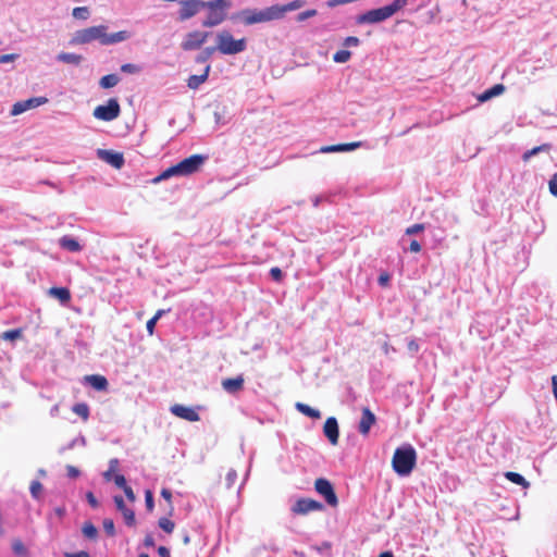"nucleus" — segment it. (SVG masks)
I'll return each mask as SVG.
<instances>
[{
	"label": "nucleus",
	"instance_id": "13",
	"mask_svg": "<svg viewBox=\"0 0 557 557\" xmlns=\"http://www.w3.org/2000/svg\"><path fill=\"white\" fill-rule=\"evenodd\" d=\"M323 434L332 445H336L339 438L338 421L335 417H329L323 425Z\"/></svg>",
	"mask_w": 557,
	"mask_h": 557
},
{
	"label": "nucleus",
	"instance_id": "41",
	"mask_svg": "<svg viewBox=\"0 0 557 557\" xmlns=\"http://www.w3.org/2000/svg\"><path fill=\"white\" fill-rule=\"evenodd\" d=\"M206 38H207V37H201L200 39H197V40H188V41H185V42L183 44V48H184L185 50L195 49V48H200V47H201V45H203V44H205Z\"/></svg>",
	"mask_w": 557,
	"mask_h": 557
},
{
	"label": "nucleus",
	"instance_id": "23",
	"mask_svg": "<svg viewBox=\"0 0 557 557\" xmlns=\"http://www.w3.org/2000/svg\"><path fill=\"white\" fill-rule=\"evenodd\" d=\"M504 90H505L504 85L496 84V85L492 86L491 88L484 90L482 94H480L478 96V100L481 103L486 102V101L491 100L492 98L502 95L504 92Z\"/></svg>",
	"mask_w": 557,
	"mask_h": 557
},
{
	"label": "nucleus",
	"instance_id": "25",
	"mask_svg": "<svg viewBox=\"0 0 557 557\" xmlns=\"http://www.w3.org/2000/svg\"><path fill=\"white\" fill-rule=\"evenodd\" d=\"M86 381L96 391H106L108 387V380L103 375L92 374L86 376Z\"/></svg>",
	"mask_w": 557,
	"mask_h": 557
},
{
	"label": "nucleus",
	"instance_id": "17",
	"mask_svg": "<svg viewBox=\"0 0 557 557\" xmlns=\"http://www.w3.org/2000/svg\"><path fill=\"white\" fill-rule=\"evenodd\" d=\"M126 37H73L70 45H83L88 44L91 39H99L103 46L114 45L121 42Z\"/></svg>",
	"mask_w": 557,
	"mask_h": 557
},
{
	"label": "nucleus",
	"instance_id": "60",
	"mask_svg": "<svg viewBox=\"0 0 557 557\" xmlns=\"http://www.w3.org/2000/svg\"><path fill=\"white\" fill-rule=\"evenodd\" d=\"M409 250L411 252H420L421 251V245L419 242L417 240H411L410 245H409Z\"/></svg>",
	"mask_w": 557,
	"mask_h": 557
},
{
	"label": "nucleus",
	"instance_id": "37",
	"mask_svg": "<svg viewBox=\"0 0 557 557\" xmlns=\"http://www.w3.org/2000/svg\"><path fill=\"white\" fill-rule=\"evenodd\" d=\"M73 16L77 20H87L90 15L87 7H77L73 9Z\"/></svg>",
	"mask_w": 557,
	"mask_h": 557
},
{
	"label": "nucleus",
	"instance_id": "15",
	"mask_svg": "<svg viewBox=\"0 0 557 557\" xmlns=\"http://www.w3.org/2000/svg\"><path fill=\"white\" fill-rule=\"evenodd\" d=\"M114 504L116 506V509L123 515L125 524L128 527H132L135 524V512L127 508L124 499L121 495H115L113 497Z\"/></svg>",
	"mask_w": 557,
	"mask_h": 557
},
{
	"label": "nucleus",
	"instance_id": "24",
	"mask_svg": "<svg viewBox=\"0 0 557 557\" xmlns=\"http://www.w3.org/2000/svg\"><path fill=\"white\" fill-rule=\"evenodd\" d=\"M55 60L66 64L79 65L84 58L82 54L77 53L60 52L57 54Z\"/></svg>",
	"mask_w": 557,
	"mask_h": 557
},
{
	"label": "nucleus",
	"instance_id": "49",
	"mask_svg": "<svg viewBox=\"0 0 557 557\" xmlns=\"http://www.w3.org/2000/svg\"><path fill=\"white\" fill-rule=\"evenodd\" d=\"M236 479H237V472H236L235 470L231 469V470L227 472V474H226V479H225V480H226V486H227V488H231V487L234 485V483H235Z\"/></svg>",
	"mask_w": 557,
	"mask_h": 557
},
{
	"label": "nucleus",
	"instance_id": "11",
	"mask_svg": "<svg viewBox=\"0 0 557 557\" xmlns=\"http://www.w3.org/2000/svg\"><path fill=\"white\" fill-rule=\"evenodd\" d=\"M359 45L358 37H345L343 41L344 49L338 50L333 55V61L336 63H345L350 59V48L357 47Z\"/></svg>",
	"mask_w": 557,
	"mask_h": 557
},
{
	"label": "nucleus",
	"instance_id": "10",
	"mask_svg": "<svg viewBox=\"0 0 557 557\" xmlns=\"http://www.w3.org/2000/svg\"><path fill=\"white\" fill-rule=\"evenodd\" d=\"M180 17L187 20L203 10L205 1L202 0H185L181 1Z\"/></svg>",
	"mask_w": 557,
	"mask_h": 557
},
{
	"label": "nucleus",
	"instance_id": "59",
	"mask_svg": "<svg viewBox=\"0 0 557 557\" xmlns=\"http://www.w3.org/2000/svg\"><path fill=\"white\" fill-rule=\"evenodd\" d=\"M64 557H90V555L86 550H81L76 553H65Z\"/></svg>",
	"mask_w": 557,
	"mask_h": 557
},
{
	"label": "nucleus",
	"instance_id": "42",
	"mask_svg": "<svg viewBox=\"0 0 557 557\" xmlns=\"http://www.w3.org/2000/svg\"><path fill=\"white\" fill-rule=\"evenodd\" d=\"M22 336V331L20 329H13L4 332L2 334V338L7 341H14Z\"/></svg>",
	"mask_w": 557,
	"mask_h": 557
},
{
	"label": "nucleus",
	"instance_id": "45",
	"mask_svg": "<svg viewBox=\"0 0 557 557\" xmlns=\"http://www.w3.org/2000/svg\"><path fill=\"white\" fill-rule=\"evenodd\" d=\"M159 527L164 530L166 533H171L174 530V522L166 518H161L159 520Z\"/></svg>",
	"mask_w": 557,
	"mask_h": 557
},
{
	"label": "nucleus",
	"instance_id": "7",
	"mask_svg": "<svg viewBox=\"0 0 557 557\" xmlns=\"http://www.w3.org/2000/svg\"><path fill=\"white\" fill-rule=\"evenodd\" d=\"M219 42L215 47L222 54H237L246 49V39H234V37H218Z\"/></svg>",
	"mask_w": 557,
	"mask_h": 557
},
{
	"label": "nucleus",
	"instance_id": "4",
	"mask_svg": "<svg viewBox=\"0 0 557 557\" xmlns=\"http://www.w3.org/2000/svg\"><path fill=\"white\" fill-rule=\"evenodd\" d=\"M232 8L231 0H212L205 1V15L201 17V24L205 27H213L221 24Z\"/></svg>",
	"mask_w": 557,
	"mask_h": 557
},
{
	"label": "nucleus",
	"instance_id": "48",
	"mask_svg": "<svg viewBox=\"0 0 557 557\" xmlns=\"http://www.w3.org/2000/svg\"><path fill=\"white\" fill-rule=\"evenodd\" d=\"M41 488H42V485L39 481H33L30 484V487H29L32 496L34 498H38Z\"/></svg>",
	"mask_w": 557,
	"mask_h": 557
},
{
	"label": "nucleus",
	"instance_id": "52",
	"mask_svg": "<svg viewBox=\"0 0 557 557\" xmlns=\"http://www.w3.org/2000/svg\"><path fill=\"white\" fill-rule=\"evenodd\" d=\"M146 507L148 510H152L154 507L153 494L150 491H146L145 494Z\"/></svg>",
	"mask_w": 557,
	"mask_h": 557
},
{
	"label": "nucleus",
	"instance_id": "54",
	"mask_svg": "<svg viewBox=\"0 0 557 557\" xmlns=\"http://www.w3.org/2000/svg\"><path fill=\"white\" fill-rule=\"evenodd\" d=\"M549 191L553 196L557 197V174H554L548 182Z\"/></svg>",
	"mask_w": 557,
	"mask_h": 557
},
{
	"label": "nucleus",
	"instance_id": "62",
	"mask_svg": "<svg viewBox=\"0 0 557 557\" xmlns=\"http://www.w3.org/2000/svg\"><path fill=\"white\" fill-rule=\"evenodd\" d=\"M124 493H125V496L127 497V499H129L131 502H134L135 500V494L132 490L131 486H126L125 488H123Z\"/></svg>",
	"mask_w": 557,
	"mask_h": 557
},
{
	"label": "nucleus",
	"instance_id": "19",
	"mask_svg": "<svg viewBox=\"0 0 557 557\" xmlns=\"http://www.w3.org/2000/svg\"><path fill=\"white\" fill-rule=\"evenodd\" d=\"M244 386L243 375L236 377L225 379L222 381V387L228 394H235L240 391Z\"/></svg>",
	"mask_w": 557,
	"mask_h": 557
},
{
	"label": "nucleus",
	"instance_id": "43",
	"mask_svg": "<svg viewBox=\"0 0 557 557\" xmlns=\"http://www.w3.org/2000/svg\"><path fill=\"white\" fill-rule=\"evenodd\" d=\"M317 14H318V12L314 9L307 10V11H304V12H300L299 14H297L296 21L301 23V22H305L306 20H308L310 17L315 16Z\"/></svg>",
	"mask_w": 557,
	"mask_h": 557
},
{
	"label": "nucleus",
	"instance_id": "40",
	"mask_svg": "<svg viewBox=\"0 0 557 557\" xmlns=\"http://www.w3.org/2000/svg\"><path fill=\"white\" fill-rule=\"evenodd\" d=\"M119 465V460L113 458L109 462V469L103 473V476L107 481H110L113 478V473L116 470Z\"/></svg>",
	"mask_w": 557,
	"mask_h": 557
},
{
	"label": "nucleus",
	"instance_id": "1",
	"mask_svg": "<svg viewBox=\"0 0 557 557\" xmlns=\"http://www.w3.org/2000/svg\"><path fill=\"white\" fill-rule=\"evenodd\" d=\"M306 4L305 0H294L286 4H274L264 9H244L232 15L234 24L250 26L282 18L287 12L296 11Z\"/></svg>",
	"mask_w": 557,
	"mask_h": 557
},
{
	"label": "nucleus",
	"instance_id": "16",
	"mask_svg": "<svg viewBox=\"0 0 557 557\" xmlns=\"http://www.w3.org/2000/svg\"><path fill=\"white\" fill-rule=\"evenodd\" d=\"M361 146H362L361 141L337 144V145H331V146H323L320 148L319 152H321V153L349 152V151L356 150L357 148H359Z\"/></svg>",
	"mask_w": 557,
	"mask_h": 557
},
{
	"label": "nucleus",
	"instance_id": "57",
	"mask_svg": "<svg viewBox=\"0 0 557 557\" xmlns=\"http://www.w3.org/2000/svg\"><path fill=\"white\" fill-rule=\"evenodd\" d=\"M66 472L70 479H76L79 475V470L74 466H66Z\"/></svg>",
	"mask_w": 557,
	"mask_h": 557
},
{
	"label": "nucleus",
	"instance_id": "29",
	"mask_svg": "<svg viewBox=\"0 0 557 557\" xmlns=\"http://www.w3.org/2000/svg\"><path fill=\"white\" fill-rule=\"evenodd\" d=\"M552 149V145L550 144H543V145H540V146H536L530 150H527L525 152H523L522 154V160L524 162H528L532 157L541 153V152H549Z\"/></svg>",
	"mask_w": 557,
	"mask_h": 557
},
{
	"label": "nucleus",
	"instance_id": "61",
	"mask_svg": "<svg viewBox=\"0 0 557 557\" xmlns=\"http://www.w3.org/2000/svg\"><path fill=\"white\" fill-rule=\"evenodd\" d=\"M144 545L146 547H153L154 546V539L151 534H147L144 540Z\"/></svg>",
	"mask_w": 557,
	"mask_h": 557
},
{
	"label": "nucleus",
	"instance_id": "46",
	"mask_svg": "<svg viewBox=\"0 0 557 557\" xmlns=\"http://www.w3.org/2000/svg\"><path fill=\"white\" fill-rule=\"evenodd\" d=\"M27 111L24 100L18 101L12 106L11 115H18Z\"/></svg>",
	"mask_w": 557,
	"mask_h": 557
},
{
	"label": "nucleus",
	"instance_id": "8",
	"mask_svg": "<svg viewBox=\"0 0 557 557\" xmlns=\"http://www.w3.org/2000/svg\"><path fill=\"white\" fill-rule=\"evenodd\" d=\"M314 488L321 495L325 503L331 507H336L338 504L337 495L334 491L332 483L325 478H319L314 482Z\"/></svg>",
	"mask_w": 557,
	"mask_h": 557
},
{
	"label": "nucleus",
	"instance_id": "14",
	"mask_svg": "<svg viewBox=\"0 0 557 557\" xmlns=\"http://www.w3.org/2000/svg\"><path fill=\"white\" fill-rule=\"evenodd\" d=\"M376 417L375 414L369 409L363 408L361 413V419L359 421L358 431L362 435H368L372 425L375 423Z\"/></svg>",
	"mask_w": 557,
	"mask_h": 557
},
{
	"label": "nucleus",
	"instance_id": "2",
	"mask_svg": "<svg viewBox=\"0 0 557 557\" xmlns=\"http://www.w3.org/2000/svg\"><path fill=\"white\" fill-rule=\"evenodd\" d=\"M417 463V451L410 444L397 447L392 459L393 470L399 476H408Z\"/></svg>",
	"mask_w": 557,
	"mask_h": 557
},
{
	"label": "nucleus",
	"instance_id": "28",
	"mask_svg": "<svg viewBox=\"0 0 557 557\" xmlns=\"http://www.w3.org/2000/svg\"><path fill=\"white\" fill-rule=\"evenodd\" d=\"M215 51H216L215 47H207V48L202 49L195 57V63L202 65V69H203L206 66V64H209L208 61Z\"/></svg>",
	"mask_w": 557,
	"mask_h": 557
},
{
	"label": "nucleus",
	"instance_id": "50",
	"mask_svg": "<svg viewBox=\"0 0 557 557\" xmlns=\"http://www.w3.org/2000/svg\"><path fill=\"white\" fill-rule=\"evenodd\" d=\"M270 276L273 281L280 282L283 278V272L280 268L274 267L270 270Z\"/></svg>",
	"mask_w": 557,
	"mask_h": 557
},
{
	"label": "nucleus",
	"instance_id": "12",
	"mask_svg": "<svg viewBox=\"0 0 557 557\" xmlns=\"http://www.w3.org/2000/svg\"><path fill=\"white\" fill-rule=\"evenodd\" d=\"M97 156L115 169H121L125 163L123 154L113 150L98 149Z\"/></svg>",
	"mask_w": 557,
	"mask_h": 557
},
{
	"label": "nucleus",
	"instance_id": "30",
	"mask_svg": "<svg viewBox=\"0 0 557 557\" xmlns=\"http://www.w3.org/2000/svg\"><path fill=\"white\" fill-rule=\"evenodd\" d=\"M504 476L508 481L517 485H521L524 488H528L530 486V483L525 480V478L518 472L507 471L505 472Z\"/></svg>",
	"mask_w": 557,
	"mask_h": 557
},
{
	"label": "nucleus",
	"instance_id": "64",
	"mask_svg": "<svg viewBox=\"0 0 557 557\" xmlns=\"http://www.w3.org/2000/svg\"><path fill=\"white\" fill-rule=\"evenodd\" d=\"M161 495H162V497H164L166 500H171L172 492H171V490H169V488H163V490L161 491Z\"/></svg>",
	"mask_w": 557,
	"mask_h": 557
},
{
	"label": "nucleus",
	"instance_id": "20",
	"mask_svg": "<svg viewBox=\"0 0 557 557\" xmlns=\"http://www.w3.org/2000/svg\"><path fill=\"white\" fill-rule=\"evenodd\" d=\"M59 246L70 252H79L83 249V246L79 244V242L70 235L62 236L59 239Z\"/></svg>",
	"mask_w": 557,
	"mask_h": 557
},
{
	"label": "nucleus",
	"instance_id": "21",
	"mask_svg": "<svg viewBox=\"0 0 557 557\" xmlns=\"http://www.w3.org/2000/svg\"><path fill=\"white\" fill-rule=\"evenodd\" d=\"M108 27L104 25L92 26L85 29L76 30L74 35H109ZM110 35H127L125 30H119L111 33Z\"/></svg>",
	"mask_w": 557,
	"mask_h": 557
},
{
	"label": "nucleus",
	"instance_id": "34",
	"mask_svg": "<svg viewBox=\"0 0 557 557\" xmlns=\"http://www.w3.org/2000/svg\"><path fill=\"white\" fill-rule=\"evenodd\" d=\"M72 411L83 418L84 420H87L89 417V407L85 403H77L72 407Z\"/></svg>",
	"mask_w": 557,
	"mask_h": 557
},
{
	"label": "nucleus",
	"instance_id": "53",
	"mask_svg": "<svg viewBox=\"0 0 557 557\" xmlns=\"http://www.w3.org/2000/svg\"><path fill=\"white\" fill-rule=\"evenodd\" d=\"M113 480H114V483L116 484V486H119L122 490L127 486L126 479L123 474H115L113 476Z\"/></svg>",
	"mask_w": 557,
	"mask_h": 557
},
{
	"label": "nucleus",
	"instance_id": "35",
	"mask_svg": "<svg viewBox=\"0 0 557 557\" xmlns=\"http://www.w3.org/2000/svg\"><path fill=\"white\" fill-rule=\"evenodd\" d=\"M82 532L89 540H95L98 535V530L91 522H85Z\"/></svg>",
	"mask_w": 557,
	"mask_h": 557
},
{
	"label": "nucleus",
	"instance_id": "31",
	"mask_svg": "<svg viewBox=\"0 0 557 557\" xmlns=\"http://www.w3.org/2000/svg\"><path fill=\"white\" fill-rule=\"evenodd\" d=\"M120 82V77L116 74H108L101 77L99 85L101 88L108 89L116 86Z\"/></svg>",
	"mask_w": 557,
	"mask_h": 557
},
{
	"label": "nucleus",
	"instance_id": "22",
	"mask_svg": "<svg viewBox=\"0 0 557 557\" xmlns=\"http://www.w3.org/2000/svg\"><path fill=\"white\" fill-rule=\"evenodd\" d=\"M176 417L190 422L199 420V414L195 408L183 405H176Z\"/></svg>",
	"mask_w": 557,
	"mask_h": 557
},
{
	"label": "nucleus",
	"instance_id": "32",
	"mask_svg": "<svg viewBox=\"0 0 557 557\" xmlns=\"http://www.w3.org/2000/svg\"><path fill=\"white\" fill-rule=\"evenodd\" d=\"M182 539L185 545L190 542H200V532L198 529H193L191 531H182Z\"/></svg>",
	"mask_w": 557,
	"mask_h": 557
},
{
	"label": "nucleus",
	"instance_id": "38",
	"mask_svg": "<svg viewBox=\"0 0 557 557\" xmlns=\"http://www.w3.org/2000/svg\"><path fill=\"white\" fill-rule=\"evenodd\" d=\"M174 176V165L169 166L165 171H163L160 175L152 178V183L157 184L163 180H168L170 177Z\"/></svg>",
	"mask_w": 557,
	"mask_h": 557
},
{
	"label": "nucleus",
	"instance_id": "27",
	"mask_svg": "<svg viewBox=\"0 0 557 557\" xmlns=\"http://www.w3.org/2000/svg\"><path fill=\"white\" fill-rule=\"evenodd\" d=\"M49 294L59 299L61 304H66L71 300V293L66 287H51Z\"/></svg>",
	"mask_w": 557,
	"mask_h": 557
},
{
	"label": "nucleus",
	"instance_id": "44",
	"mask_svg": "<svg viewBox=\"0 0 557 557\" xmlns=\"http://www.w3.org/2000/svg\"><path fill=\"white\" fill-rule=\"evenodd\" d=\"M103 529H104V532L109 536H114L115 535V525H114V522H113L112 519H104L103 520Z\"/></svg>",
	"mask_w": 557,
	"mask_h": 557
},
{
	"label": "nucleus",
	"instance_id": "63",
	"mask_svg": "<svg viewBox=\"0 0 557 557\" xmlns=\"http://www.w3.org/2000/svg\"><path fill=\"white\" fill-rule=\"evenodd\" d=\"M158 554L161 556V557H170L171 554H170V549L166 548L165 546H159L158 548Z\"/></svg>",
	"mask_w": 557,
	"mask_h": 557
},
{
	"label": "nucleus",
	"instance_id": "58",
	"mask_svg": "<svg viewBox=\"0 0 557 557\" xmlns=\"http://www.w3.org/2000/svg\"><path fill=\"white\" fill-rule=\"evenodd\" d=\"M86 499L92 508H97L99 506V503H98L97 498L95 497V495L92 494V492L86 493Z\"/></svg>",
	"mask_w": 557,
	"mask_h": 557
},
{
	"label": "nucleus",
	"instance_id": "39",
	"mask_svg": "<svg viewBox=\"0 0 557 557\" xmlns=\"http://www.w3.org/2000/svg\"><path fill=\"white\" fill-rule=\"evenodd\" d=\"M164 312H165L164 310H159L150 320H148V322L146 324V329L150 335L153 334L156 323Z\"/></svg>",
	"mask_w": 557,
	"mask_h": 557
},
{
	"label": "nucleus",
	"instance_id": "26",
	"mask_svg": "<svg viewBox=\"0 0 557 557\" xmlns=\"http://www.w3.org/2000/svg\"><path fill=\"white\" fill-rule=\"evenodd\" d=\"M295 408L298 412H300L313 420H318L321 418V412L318 409H314L307 404L298 401L295 404Z\"/></svg>",
	"mask_w": 557,
	"mask_h": 557
},
{
	"label": "nucleus",
	"instance_id": "55",
	"mask_svg": "<svg viewBox=\"0 0 557 557\" xmlns=\"http://www.w3.org/2000/svg\"><path fill=\"white\" fill-rule=\"evenodd\" d=\"M423 230H424L423 224H413L406 230V234L413 235V234H418V233L422 232Z\"/></svg>",
	"mask_w": 557,
	"mask_h": 557
},
{
	"label": "nucleus",
	"instance_id": "56",
	"mask_svg": "<svg viewBox=\"0 0 557 557\" xmlns=\"http://www.w3.org/2000/svg\"><path fill=\"white\" fill-rule=\"evenodd\" d=\"M17 58H18V54H16V53L2 54V55H0V64L13 62Z\"/></svg>",
	"mask_w": 557,
	"mask_h": 557
},
{
	"label": "nucleus",
	"instance_id": "9",
	"mask_svg": "<svg viewBox=\"0 0 557 557\" xmlns=\"http://www.w3.org/2000/svg\"><path fill=\"white\" fill-rule=\"evenodd\" d=\"M323 509L324 505L322 503L311 498H299L290 508L293 513L302 516L312 511H321Z\"/></svg>",
	"mask_w": 557,
	"mask_h": 557
},
{
	"label": "nucleus",
	"instance_id": "18",
	"mask_svg": "<svg viewBox=\"0 0 557 557\" xmlns=\"http://www.w3.org/2000/svg\"><path fill=\"white\" fill-rule=\"evenodd\" d=\"M210 69V64H206V66L201 70L200 74L190 75L189 78L187 79V86L190 89H197L201 84H203L208 79Z\"/></svg>",
	"mask_w": 557,
	"mask_h": 557
},
{
	"label": "nucleus",
	"instance_id": "3",
	"mask_svg": "<svg viewBox=\"0 0 557 557\" xmlns=\"http://www.w3.org/2000/svg\"><path fill=\"white\" fill-rule=\"evenodd\" d=\"M406 5H408V0H394L392 3L377 8L369 10L362 14H359L356 17L357 24H376L381 23L391 16H393L395 13H397L399 10L404 9Z\"/></svg>",
	"mask_w": 557,
	"mask_h": 557
},
{
	"label": "nucleus",
	"instance_id": "51",
	"mask_svg": "<svg viewBox=\"0 0 557 557\" xmlns=\"http://www.w3.org/2000/svg\"><path fill=\"white\" fill-rule=\"evenodd\" d=\"M391 281V275L387 272H383L377 277V283L381 287H386Z\"/></svg>",
	"mask_w": 557,
	"mask_h": 557
},
{
	"label": "nucleus",
	"instance_id": "47",
	"mask_svg": "<svg viewBox=\"0 0 557 557\" xmlns=\"http://www.w3.org/2000/svg\"><path fill=\"white\" fill-rule=\"evenodd\" d=\"M121 71L127 74H135L140 71V67L133 63H125L121 66Z\"/></svg>",
	"mask_w": 557,
	"mask_h": 557
},
{
	"label": "nucleus",
	"instance_id": "5",
	"mask_svg": "<svg viewBox=\"0 0 557 557\" xmlns=\"http://www.w3.org/2000/svg\"><path fill=\"white\" fill-rule=\"evenodd\" d=\"M208 159L207 156L193 154L176 163V176H187L196 173Z\"/></svg>",
	"mask_w": 557,
	"mask_h": 557
},
{
	"label": "nucleus",
	"instance_id": "36",
	"mask_svg": "<svg viewBox=\"0 0 557 557\" xmlns=\"http://www.w3.org/2000/svg\"><path fill=\"white\" fill-rule=\"evenodd\" d=\"M26 109H33L37 108L39 106H42L48 102V99L46 97H33L27 100H24Z\"/></svg>",
	"mask_w": 557,
	"mask_h": 557
},
{
	"label": "nucleus",
	"instance_id": "33",
	"mask_svg": "<svg viewBox=\"0 0 557 557\" xmlns=\"http://www.w3.org/2000/svg\"><path fill=\"white\" fill-rule=\"evenodd\" d=\"M12 550L18 557H27L28 556L27 548L25 547L23 542L18 539H14L12 541Z\"/></svg>",
	"mask_w": 557,
	"mask_h": 557
},
{
	"label": "nucleus",
	"instance_id": "6",
	"mask_svg": "<svg viewBox=\"0 0 557 557\" xmlns=\"http://www.w3.org/2000/svg\"><path fill=\"white\" fill-rule=\"evenodd\" d=\"M121 108L117 99L110 98L106 104H100L94 110V116L101 121H113L120 115Z\"/></svg>",
	"mask_w": 557,
	"mask_h": 557
}]
</instances>
